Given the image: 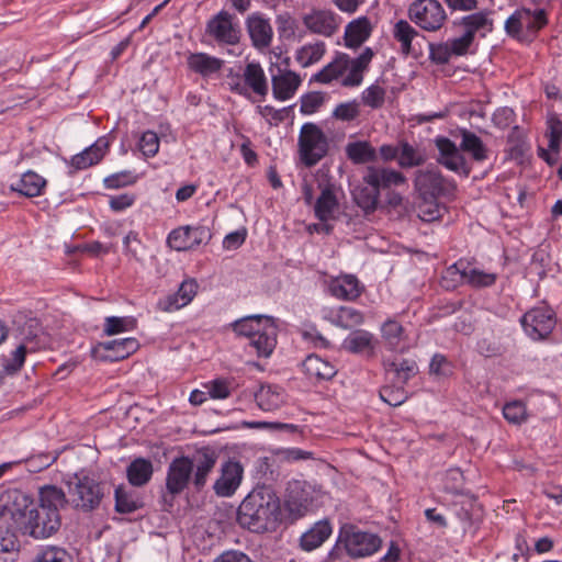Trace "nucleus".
<instances>
[{"label": "nucleus", "mask_w": 562, "mask_h": 562, "mask_svg": "<svg viewBox=\"0 0 562 562\" xmlns=\"http://www.w3.org/2000/svg\"><path fill=\"white\" fill-rule=\"evenodd\" d=\"M0 504L4 515L9 516L11 520V527L23 536L47 539L60 528V514L46 512L20 490H10L3 493Z\"/></svg>", "instance_id": "f257e3e1"}, {"label": "nucleus", "mask_w": 562, "mask_h": 562, "mask_svg": "<svg viewBox=\"0 0 562 562\" xmlns=\"http://www.w3.org/2000/svg\"><path fill=\"white\" fill-rule=\"evenodd\" d=\"M280 501L269 487L254 488L240 503L238 524L257 533L276 529L280 518Z\"/></svg>", "instance_id": "f03ea898"}, {"label": "nucleus", "mask_w": 562, "mask_h": 562, "mask_svg": "<svg viewBox=\"0 0 562 562\" xmlns=\"http://www.w3.org/2000/svg\"><path fill=\"white\" fill-rule=\"evenodd\" d=\"M373 50L370 47L355 58L347 54H339L337 57L326 65L321 71L312 77L313 81L321 83H329L333 80L341 78V86L358 87L362 83L363 74L368 69L372 58Z\"/></svg>", "instance_id": "7ed1b4c3"}, {"label": "nucleus", "mask_w": 562, "mask_h": 562, "mask_svg": "<svg viewBox=\"0 0 562 562\" xmlns=\"http://www.w3.org/2000/svg\"><path fill=\"white\" fill-rule=\"evenodd\" d=\"M234 331L249 339L259 357H269L277 345V326L273 318L266 315H251L236 321Z\"/></svg>", "instance_id": "20e7f679"}, {"label": "nucleus", "mask_w": 562, "mask_h": 562, "mask_svg": "<svg viewBox=\"0 0 562 562\" xmlns=\"http://www.w3.org/2000/svg\"><path fill=\"white\" fill-rule=\"evenodd\" d=\"M329 151V139L315 123L302 125L299 135L300 159L306 167L318 164Z\"/></svg>", "instance_id": "39448f33"}, {"label": "nucleus", "mask_w": 562, "mask_h": 562, "mask_svg": "<svg viewBox=\"0 0 562 562\" xmlns=\"http://www.w3.org/2000/svg\"><path fill=\"white\" fill-rule=\"evenodd\" d=\"M69 504L85 513L92 512L99 507L104 496L102 485L94 479L78 474L68 482Z\"/></svg>", "instance_id": "423d86ee"}, {"label": "nucleus", "mask_w": 562, "mask_h": 562, "mask_svg": "<svg viewBox=\"0 0 562 562\" xmlns=\"http://www.w3.org/2000/svg\"><path fill=\"white\" fill-rule=\"evenodd\" d=\"M547 23L544 9L519 8L505 21V32L508 36L522 41L536 35Z\"/></svg>", "instance_id": "0eeeda50"}, {"label": "nucleus", "mask_w": 562, "mask_h": 562, "mask_svg": "<svg viewBox=\"0 0 562 562\" xmlns=\"http://www.w3.org/2000/svg\"><path fill=\"white\" fill-rule=\"evenodd\" d=\"M409 19L420 29L435 32L446 19V11L437 0H416L408 8Z\"/></svg>", "instance_id": "6e6552de"}, {"label": "nucleus", "mask_w": 562, "mask_h": 562, "mask_svg": "<svg viewBox=\"0 0 562 562\" xmlns=\"http://www.w3.org/2000/svg\"><path fill=\"white\" fill-rule=\"evenodd\" d=\"M212 234L206 226H180L167 237L168 246L177 251H187L211 240Z\"/></svg>", "instance_id": "1a4fd4ad"}, {"label": "nucleus", "mask_w": 562, "mask_h": 562, "mask_svg": "<svg viewBox=\"0 0 562 562\" xmlns=\"http://www.w3.org/2000/svg\"><path fill=\"white\" fill-rule=\"evenodd\" d=\"M521 325L533 340L547 338L555 326L554 313L548 307H535L524 314Z\"/></svg>", "instance_id": "9d476101"}, {"label": "nucleus", "mask_w": 562, "mask_h": 562, "mask_svg": "<svg viewBox=\"0 0 562 562\" xmlns=\"http://www.w3.org/2000/svg\"><path fill=\"white\" fill-rule=\"evenodd\" d=\"M435 145L439 151L437 161L447 169L468 177L470 175V167L461 154L460 147L445 136H439L435 139Z\"/></svg>", "instance_id": "9b49d317"}, {"label": "nucleus", "mask_w": 562, "mask_h": 562, "mask_svg": "<svg viewBox=\"0 0 562 562\" xmlns=\"http://www.w3.org/2000/svg\"><path fill=\"white\" fill-rule=\"evenodd\" d=\"M302 22L311 33L325 37L333 36L339 27L337 15L326 9H312L302 16Z\"/></svg>", "instance_id": "f8f14e48"}, {"label": "nucleus", "mask_w": 562, "mask_h": 562, "mask_svg": "<svg viewBox=\"0 0 562 562\" xmlns=\"http://www.w3.org/2000/svg\"><path fill=\"white\" fill-rule=\"evenodd\" d=\"M192 477V462L189 457H179L171 461L166 477V488L172 496L179 495Z\"/></svg>", "instance_id": "ddd939ff"}, {"label": "nucleus", "mask_w": 562, "mask_h": 562, "mask_svg": "<svg viewBox=\"0 0 562 562\" xmlns=\"http://www.w3.org/2000/svg\"><path fill=\"white\" fill-rule=\"evenodd\" d=\"M206 33L222 44L236 45L239 42V30L233 24L232 15L224 10L207 22Z\"/></svg>", "instance_id": "4468645a"}, {"label": "nucleus", "mask_w": 562, "mask_h": 562, "mask_svg": "<svg viewBox=\"0 0 562 562\" xmlns=\"http://www.w3.org/2000/svg\"><path fill=\"white\" fill-rule=\"evenodd\" d=\"M244 469L237 461L228 460L221 467V474L213 485L217 496H232L240 485Z\"/></svg>", "instance_id": "2eb2a0df"}, {"label": "nucleus", "mask_w": 562, "mask_h": 562, "mask_svg": "<svg viewBox=\"0 0 562 562\" xmlns=\"http://www.w3.org/2000/svg\"><path fill=\"white\" fill-rule=\"evenodd\" d=\"M192 483L196 491H201L205 484L209 474L213 471L217 454L211 448L204 447L199 449L192 458Z\"/></svg>", "instance_id": "dca6fc26"}, {"label": "nucleus", "mask_w": 562, "mask_h": 562, "mask_svg": "<svg viewBox=\"0 0 562 562\" xmlns=\"http://www.w3.org/2000/svg\"><path fill=\"white\" fill-rule=\"evenodd\" d=\"M379 536L364 531H355L346 538V550L352 558H364L376 552L381 547Z\"/></svg>", "instance_id": "f3484780"}, {"label": "nucleus", "mask_w": 562, "mask_h": 562, "mask_svg": "<svg viewBox=\"0 0 562 562\" xmlns=\"http://www.w3.org/2000/svg\"><path fill=\"white\" fill-rule=\"evenodd\" d=\"M450 183L435 169L419 170L415 177V188L424 199H435L442 194Z\"/></svg>", "instance_id": "a211bd4d"}, {"label": "nucleus", "mask_w": 562, "mask_h": 562, "mask_svg": "<svg viewBox=\"0 0 562 562\" xmlns=\"http://www.w3.org/2000/svg\"><path fill=\"white\" fill-rule=\"evenodd\" d=\"M246 27L255 48L261 50L271 45L273 31L269 20L263 14H250L246 20Z\"/></svg>", "instance_id": "6ab92c4d"}, {"label": "nucleus", "mask_w": 562, "mask_h": 562, "mask_svg": "<svg viewBox=\"0 0 562 562\" xmlns=\"http://www.w3.org/2000/svg\"><path fill=\"white\" fill-rule=\"evenodd\" d=\"M328 292L338 300L353 301L360 296L362 286L357 277L345 274L329 281Z\"/></svg>", "instance_id": "aec40b11"}, {"label": "nucleus", "mask_w": 562, "mask_h": 562, "mask_svg": "<svg viewBox=\"0 0 562 562\" xmlns=\"http://www.w3.org/2000/svg\"><path fill=\"white\" fill-rule=\"evenodd\" d=\"M138 341L135 338H124L100 342L94 351L103 349L109 353L102 356L101 359L119 361L130 357L138 349Z\"/></svg>", "instance_id": "412c9836"}, {"label": "nucleus", "mask_w": 562, "mask_h": 562, "mask_svg": "<svg viewBox=\"0 0 562 562\" xmlns=\"http://www.w3.org/2000/svg\"><path fill=\"white\" fill-rule=\"evenodd\" d=\"M363 182L368 184H374L380 189H386L392 186H401L406 182V178L400 171L387 169L369 167L367 173L363 177Z\"/></svg>", "instance_id": "4be33fe9"}, {"label": "nucleus", "mask_w": 562, "mask_h": 562, "mask_svg": "<svg viewBox=\"0 0 562 562\" xmlns=\"http://www.w3.org/2000/svg\"><path fill=\"white\" fill-rule=\"evenodd\" d=\"M488 11H480L467 16H463L459 25L463 29L464 34H469L474 41L475 34L485 37L493 31V20Z\"/></svg>", "instance_id": "5701e85b"}, {"label": "nucleus", "mask_w": 562, "mask_h": 562, "mask_svg": "<svg viewBox=\"0 0 562 562\" xmlns=\"http://www.w3.org/2000/svg\"><path fill=\"white\" fill-rule=\"evenodd\" d=\"M196 290L198 283L195 282V280H184L180 284L177 293L167 296L165 300L159 301V307L166 312L179 310L180 307L186 306L193 300L194 295L196 294Z\"/></svg>", "instance_id": "b1692460"}, {"label": "nucleus", "mask_w": 562, "mask_h": 562, "mask_svg": "<svg viewBox=\"0 0 562 562\" xmlns=\"http://www.w3.org/2000/svg\"><path fill=\"white\" fill-rule=\"evenodd\" d=\"M304 373L311 380L327 381L333 379L337 370L333 363L317 355H310L302 363Z\"/></svg>", "instance_id": "393cba45"}, {"label": "nucleus", "mask_w": 562, "mask_h": 562, "mask_svg": "<svg viewBox=\"0 0 562 562\" xmlns=\"http://www.w3.org/2000/svg\"><path fill=\"white\" fill-rule=\"evenodd\" d=\"M372 24L367 16L349 22L345 29V45L350 48L361 46L371 35Z\"/></svg>", "instance_id": "a878e982"}, {"label": "nucleus", "mask_w": 562, "mask_h": 562, "mask_svg": "<svg viewBox=\"0 0 562 562\" xmlns=\"http://www.w3.org/2000/svg\"><path fill=\"white\" fill-rule=\"evenodd\" d=\"M331 535V526L328 520H319L306 530L300 538V547L311 552L321 547Z\"/></svg>", "instance_id": "bb28decb"}, {"label": "nucleus", "mask_w": 562, "mask_h": 562, "mask_svg": "<svg viewBox=\"0 0 562 562\" xmlns=\"http://www.w3.org/2000/svg\"><path fill=\"white\" fill-rule=\"evenodd\" d=\"M69 504V496L67 497L61 487L56 485H44L38 491L37 506L45 508L46 512H54L59 514V510Z\"/></svg>", "instance_id": "cd10ccee"}, {"label": "nucleus", "mask_w": 562, "mask_h": 562, "mask_svg": "<svg viewBox=\"0 0 562 562\" xmlns=\"http://www.w3.org/2000/svg\"><path fill=\"white\" fill-rule=\"evenodd\" d=\"M108 147V140L105 138H99L90 147L75 155L71 158V166L77 170H81L98 164L105 155Z\"/></svg>", "instance_id": "c85d7f7f"}, {"label": "nucleus", "mask_w": 562, "mask_h": 562, "mask_svg": "<svg viewBox=\"0 0 562 562\" xmlns=\"http://www.w3.org/2000/svg\"><path fill=\"white\" fill-rule=\"evenodd\" d=\"M301 83L299 75L293 71H285L272 76V92L277 100L285 101L292 98Z\"/></svg>", "instance_id": "c756f323"}, {"label": "nucleus", "mask_w": 562, "mask_h": 562, "mask_svg": "<svg viewBox=\"0 0 562 562\" xmlns=\"http://www.w3.org/2000/svg\"><path fill=\"white\" fill-rule=\"evenodd\" d=\"M224 61L205 53L191 54L188 57V66L191 70L203 77L211 76L223 67Z\"/></svg>", "instance_id": "7c9ffc66"}, {"label": "nucleus", "mask_w": 562, "mask_h": 562, "mask_svg": "<svg viewBox=\"0 0 562 562\" xmlns=\"http://www.w3.org/2000/svg\"><path fill=\"white\" fill-rule=\"evenodd\" d=\"M46 186V180L33 171H26L22 175L21 179L11 184V190L19 192L20 194L33 198L42 194L43 189Z\"/></svg>", "instance_id": "2f4dec72"}, {"label": "nucleus", "mask_w": 562, "mask_h": 562, "mask_svg": "<svg viewBox=\"0 0 562 562\" xmlns=\"http://www.w3.org/2000/svg\"><path fill=\"white\" fill-rule=\"evenodd\" d=\"M247 88L251 89L252 92L260 97H265L268 93V82L265 71L260 64L248 63L243 74Z\"/></svg>", "instance_id": "473e14b6"}, {"label": "nucleus", "mask_w": 562, "mask_h": 562, "mask_svg": "<svg viewBox=\"0 0 562 562\" xmlns=\"http://www.w3.org/2000/svg\"><path fill=\"white\" fill-rule=\"evenodd\" d=\"M338 207V201L335 195L334 189L330 184L323 188L321 195L317 198L315 203V216L326 222L333 218L336 209Z\"/></svg>", "instance_id": "72a5a7b5"}, {"label": "nucleus", "mask_w": 562, "mask_h": 562, "mask_svg": "<svg viewBox=\"0 0 562 562\" xmlns=\"http://www.w3.org/2000/svg\"><path fill=\"white\" fill-rule=\"evenodd\" d=\"M255 400L260 409L271 412L278 409L284 403V394L278 386L262 385L255 393Z\"/></svg>", "instance_id": "f704fd0d"}, {"label": "nucleus", "mask_w": 562, "mask_h": 562, "mask_svg": "<svg viewBox=\"0 0 562 562\" xmlns=\"http://www.w3.org/2000/svg\"><path fill=\"white\" fill-rule=\"evenodd\" d=\"M460 134L462 137L460 149L462 151L469 153L473 160L479 162L487 159L488 149L476 134L465 128L461 130Z\"/></svg>", "instance_id": "c9c22d12"}, {"label": "nucleus", "mask_w": 562, "mask_h": 562, "mask_svg": "<svg viewBox=\"0 0 562 562\" xmlns=\"http://www.w3.org/2000/svg\"><path fill=\"white\" fill-rule=\"evenodd\" d=\"M346 155L353 164L361 165L374 161L376 159V150L367 140L351 142L346 145Z\"/></svg>", "instance_id": "e433bc0d"}, {"label": "nucleus", "mask_w": 562, "mask_h": 562, "mask_svg": "<svg viewBox=\"0 0 562 562\" xmlns=\"http://www.w3.org/2000/svg\"><path fill=\"white\" fill-rule=\"evenodd\" d=\"M153 471V464L149 460L137 458L127 467L126 474L133 486H143L151 479Z\"/></svg>", "instance_id": "4c0bfd02"}, {"label": "nucleus", "mask_w": 562, "mask_h": 562, "mask_svg": "<svg viewBox=\"0 0 562 562\" xmlns=\"http://www.w3.org/2000/svg\"><path fill=\"white\" fill-rule=\"evenodd\" d=\"M115 510L120 514H131L143 507L142 498L124 486L115 488Z\"/></svg>", "instance_id": "58836bf2"}, {"label": "nucleus", "mask_w": 562, "mask_h": 562, "mask_svg": "<svg viewBox=\"0 0 562 562\" xmlns=\"http://www.w3.org/2000/svg\"><path fill=\"white\" fill-rule=\"evenodd\" d=\"M326 318L346 329L359 326L363 322L362 313L349 306H340L337 311H330V315Z\"/></svg>", "instance_id": "ea45409f"}, {"label": "nucleus", "mask_w": 562, "mask_h": 562, "mask_svg": "<svg viewBox=\"0 0 562 562\" xmlns=\"http://www.w3.org/2000/svg\"><path fill=\"white\" fill-rule=\"evenodd\" d=\"M380 190L374 184L364 183L353 190V199L359 207L367 213L373 212L379 202Z\"/></svg>", "instance_id": "a19ab883"}, {"label": "nucleus", "mask_w": 562, "mask_h": 562, "mask_svg": "<svg viewBox=\"0 0 562 562\" xmlns=\"http://www.w3.org/2000/svg\"><path fill=\"white\" fill-rule=\"evenodd\" d=\"M426 155L406 140L398 142L397 164L402 168H413L424 165Z\"/></svg>", "instance_id": "79ce46f5"}, {"label": "nucleus", "mask_w": 562, "mask_h": 562, "mask_svg": "<svg viewBox=\"0 0 562 562\" xmlns=\"http://www.w3.org/2000/svg\"><path fill=\"white\" fill-rule=\"evenodd\" d=\"M344 348L352 353H361L366 351H372L373 335L367 330H353L344 340Z\"/></svg>", "instance_id": "37998d69"}, {"label": "nucleus", "mask_w": 562, "mask_h": 562, "mask_svg": "<svg viewBox=\"0 0 562 562\" xmlns=\"http://www.w3.org/2000/svg\"><path fill=\"white\" fill-rule=\"evenodd\" d=\"M467 268H469V263L463 260L448 267L441 276V286L446 290H454L460 284L465 283Z\"/></svg>", "instance_id": "c03bdc74"}, {"label": "nucleus", "mask_w": 562, "mask_h": 562, "mask_svg": "<svg viewBox=\"0 0 562 562\" xmlns=\"http://www.w3.org/2000/svg\"><path fill=\"white\" fill-rule=\"evenodd\" d=\"M326 52V46L323 42L307 44L301 47L296 53V60L302 67H308L322 59Z\"/></svg>", "instance_id": "a18cd8bd"}, {"label": "nucleus", "mask_w": 562, "mask_h": 562, "mask_svg": "<svg viewBox=\"0 0 562 562\" xmlns=\"http://www.w3.org/2000/svg\"><path fill=\"white\" fill-rule=\"evenodd\" d=\"M418 32L406 21L400 20L393 29L394 38L400 42L401 49L404 54H409L412 49V41Z\"/></svg>", "instance_id": "49530a36"}, {"label": "nucleus", "mask_w": 562, "mask_h": 562, "mask_svg": "<svg viewBox=\"0 0 562 562\" xmlns=\"http://www.w3.org/2000/svg\"><path fill=\"white\" fill-rule=\"evenodd\" d=\"M382 338L385 345L391 349H396L404 337L403 326L393 319L386 321L381 328Z\"/></svg>", "instance_id": "de8ad7c7"}, {"label": "nucleus", "mask_w": 562, "mask_h": 562, "mask_svg": "<svg viewBox=\"0 0 562 562\" xmlns=\"http://www.w3.org/2000/svg\"><path fill=\"white\" fill-rule=\"evenodd\" d=\"M136 321L132 317L109 316L104 319L103 333L106 336L117 335L134 329Z\"/></svg>", "instance_id": "09e8293b"}, {"label": "nucleus", "mask_w": 562, "mask_h": 562, "mask_svg": "<svg viewBox=\"0 0 562 562\" xmlns=\"http://www.w3.org/2000/svg\"><path fill=\"white\" fill-rule=\"evenodd\" d=\"M276 25L280 38L286 41L295 38L299 24L289 12L277 15Z\"/></svg>", "instance_id": "8fccbe9b"}, {"label": "nucleus", "mask_w": 562, "mask_h": 562, "mask_svg": "<svg viewBox=\"0 0 562 562\" xmlns=\"http://www.w3.org/2000/svg\"><path fill=\"white\" fill-rule=\"evenodd\" d=\"M416 362L413 360H403L398 363L392 362L387 369V372H393L396 381L401 384H405L412 376L417 373Z\"/></svg>", "instance_id": "3c124183"}, {"label": "nucleus", "mask_w": 562, "mask_h": 562, "mask_svg": "<svg viewBox=\"0 0 562 562\" xmlns=\"http://www.w3.org/2000/svg\"><path fill=\"white\" fill-rule=\"evenodd\" d=\"M386 91L378 83L368 87L361 94L362 103L371 109H380L385 102Z\"/></svg>", "instance_id": "603ef678"}, {"label": "nucleus", "mask_w": 562, "mask_h": 562, "mask_svg": "<svg viewBox=\"0 0 562 562\" xmlns=\"http://www.w3.org/2000/svg\"><path fill=\"white\" fill-rule=\"evenodd\" d=\"M325 93L312 91L301 97L300 112L304 115H311L318 111L325 102Z\"/></svg>", "instance_id": "864d4df0"}, {"label": "nucleus", "mask_w": 562, "mask_h": 562, "mask_svg": "<svg viewBox=\"0 0 562 562\" xmlns=\"http://www.w3.org/2000/svg\"><path fill=\"white\" fill-rule=\"evenodd\" d=\"M26 356V347L21 344L16 347V349L11 353L10 358H5L3 360V371L5 374L12 375L21 370L24 364Z\"/></svg>", "instance_id": "5fc2aeb1"}, {"label": "nucleus", "mask_w": 562, "mask_h": 562, "mask_svg": "<svg viewBox=\"0 0 562 562\" xmlns=\"http://www.w3.org/2000/svg\"><path fill=\"white\" fill-rule=\"evenodd\" d=\"M504 418L512 424H521L527 419L526 406L520 401H513L503 407Z\"/></svg>", "instance_id": "6e6d98bb"}, {"label": "nucleus", "mask_w": 562, "mask_h": 562, "mask_svg": "<svg viewBox=\"0 0 562 562\" xmlns=\"http://www.w3.org/2000/svg\"><path fill=\"white\" fill-rule=\"evenodd\" d=\"M359 114V103L356 100L339 103L333 111V117L342 122L353 121Z\"/></svg>", "instance_id": "4d7b16f0"}, {"label": "nucleus", "mask_w": 562, "mask_h": 562, "mask_svg": "<svg viewBox=\"0 0 562 562\" xmlns=\"http://www.w3.org/2000/svg\"><path fill=\"white\" fill-rule=\"evenodd\" d=\"M407 393L402 386H383L380 398L390 406H400L407 400Z\"/></svg>", "instance_id": "13d9d810"}, {"label": "nucleus", "mask_w": 562, "mask_h": 562, "mask_svg": "<svg viewBox=\"0 0 562 562\" xmlns=\"http://www.w3.org/2000/svg\"><path fill=\"white\" fill-rule=\"evenodd\" d=\"M34 562H71V558L63 548L47 547L37 553Z\"/></svg>", "instance_id": "bf43d9fd"}, {"label": "nucleus", "mask_w": 562, "mask_h": 562, "mask_svg": "<svg viewBox=\"0 0 562 562\" xmlns=\"http://www.w3.org/2000/svg\"><path fill=\"white\" fill-rule=\"evenodd\" d=\"M495 280L496 276L494 273L481 271L472 268L470 265L469 268H467L465 283L471 284L472 286H488L492 285Z\"/></svg>", "instance_id": "052dcab7"}, {"label": "nucleus", "mask_w": 562, "mask_h": 562, "mask_svg": "<svg viewBox=\"0 0 562 562\" xmlns=\"http://www.w3.org/2000/svg\"><path fill=\"white\" fill-rule=\"evenodd\" d=\"M548 135L549 149L552 153L559 154L562 139V122L557 116H552L548 120Z\"/></svg>", "instance_id": "680f3d73"}, {"label": "nucleus", "mask_w": 562, "mask_h": 562, "mask_svg": "<svg viewBox=\"0 0 562 562\" xmlns=\"http://www.w3.org/2000/svg\"><path fill=\"white\" fill-rule=\"evenodd\" d=\"M207 394L214 400H225L231 395L232 382L226 379H215L205 384Z\"/></svg>", "instance_id": "e2e57ef3"}, {"label": "nucleus", "mask_w": 562, "mask_h": 562, "mask_svg": "<svg viewBox=\"0 0 562 562\" xmlns=\"http://www.w3.org/2000/svg\"><path fill=\"white\" fill-rule=\"evenodd\" d=\"M139 149L146 157H154L159 150V137L153 131L143 133L139 139Z\"/></svg>", "instance_id": "0e129e2a"}, {"label": "nucleus", "mask_w": 562, "mask_h": 562, "mask_svg": "<svg viewBox=\"0 0 562 562\" xmlns=\"http://www.w3.org/2000/svg\"><path fill=\"white\" fill-rule=\"evenodd\" d=\"M463 487V473L460 469H449L443 476V488L449 493H459Z\"/></svg>", "instance_id": "69168bd1"}, {"label": "nucleus", "mask_w": 562, "mask_h": 562, "mask_svg": "<svg viewBox=\"0 0 562 562\" xmlns=\"http://www.w3.org/2000/svg\"><path fill=\"white\" fill-rule=\"evenodd\" d=\"M20 541L16 535L8 529L0 527V553H11L19 551Z\"/></svg>", "instance_id": "338daca9"}, {"label": "nucleus", "mask_w": 562, "mask_h": 562, "mask_svg": "<svg viewBox=\"0 0 562 562\" xmlns=\"http://www.w3.org/2000/svg\"><path fill=\"white\" fill-rule=\"evenodd\" d=\"M135 182V178L130 171L117 172L104 179V184L109 189H119Z\"/></svg>", "instance_id": "774afa93"}]
</instances>
